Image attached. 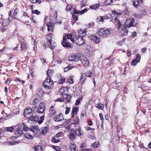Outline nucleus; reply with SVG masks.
<instances>
[{"label":"nucleus","instance_id":"nucleus-1","mask_svg":"<svg viewBox=\"0 0 151 151\" xmlns=\"http://www.w3.org/2000/svg\"><path fill=\"white\" fill-rule=\"evenodd\" d=\"M122 14L121 10H117V11H112L111 17L112 18V19H114L115 20V24L118 26V28L119 29L122 36H126L128 33V30L125 26L122 24L121 22L117 17V16L121 15Z\"/></svg>","mask_w":151,"mask_h":151},{"label":"nucleus","instance_id":"nucleus-2","mask_svg":"<svg viewBox=\"0 0 151 151\" xmlns=\"http://www.w3.org/2000/svg\"><path fill=\"white\" fill-rule=\"evenodd\" d=\"M72 35L71 34H65V36L63 37V41L61 42V44L63 47H66L68 48L73 47L72 44L70 43L67 40L70 39L73 43H74L75 40L72 37Z\"/></svg>","mask_w":151,"mask_h":151},{"label":"nucleus","instance_id":"nucleus-3","mask_svg":"<svg viewBox=\"0 0 151 151\" xmlns=\"http://www.w3.org/2000/svg\"><path fill=\"white\" fill-rule=\"evenodd\" d=\"M7 131L13 132L14 130L15 134L17 136H19L22 134V125L21 124L16 125L15 126L7 127L6 128Z\"/></svg>","mask_w":151,"mask_h":151},{"label":"nucleus","instance_id":"nucleus-4","mask_svg":"<svg viewBox=\"0 0 151 151\" xmlns=\"http://www.w3.org/2000/svg\"><path fill=\"white\" fill-rule=\"evenodd\" d=\"M43 85L45 88L48 90L52 88L54 86V83L51 79L47 78L43 83Z\"/></svg>","mask_w":151,"mask_h":151},{"label":"nucleus","instance_id":"nucleus-5","mask_svg":"<svg viewBox=\"0 0 151 151\" xmlns=\"http://www.w3.org/2000/svg\"><path fill=\"white\" fill-rule=\"evenodd\" d=\"M136 24V21L133 18L127 19L125 22V24L127 27L135 26Z\"/></svg>","mask_w":151,"mask_h":151},{"label":"nucleus","instance_id":"nucleus-6","mask_svg":"<svg viewBox=\"0 0 151 151\" xmlns=\"http://www.w3.org/2000/svg\"><path fill=\"white\" fill-rule=\"evenodd\" d=\"M74 39L75 40L74 43L78 45H83L84 43V40L83 38L78 35L75 36L74 37Z\"/></svg>","mask_w":151,"mask_h":151},{"label":"nucleus","instance_id":"nucleus-7","mask_svg":"<svg viewBox=\"0 0 151 151\" xmlns=\"http://www.w3.org/2000/svg\"><path fill=\"white\" fill-rule=\"evenodd\" d=\"M110 32L108 29H101L99 31L98 33L100 36L103 37H106L110 34Z\"/></svg>","mask_w":151,"mask_h":151},{"label":"nucleus","instance_id":"nucleus-8","mask_svg":"<svg viewBox=\"0 0 151 151\" xmlns=\"http://www.w3.org/2000/svg\"><path fill=\"white\" fill-rule=\"evenodd\" d=\"M46 104L43 102H40L37 108V112L39 114H42L45 112Z\"/></svg>","mask_w":151,"mask_h":151},{"label":"nucleus","instance_id":"nucleus-9","mask_svg":"<svg viewBox=\"0 0 151 151\" xmlns=\"http://www.w3.org/2000/svg\"><path fill=\"white\" fill-rule=\"evenodd\" d=\"M27 119H28V122L29 123L31 124H35L38 122L39 117L37 116L33 115V114L32 116H30Z\"/></svg>","mask_w":151,"mask_h":151},{"label":"nucleus","instance_id":"nucleus-10","mask_svg":"<svg viewBox=\"0 0 151 151\" xmlns=\"http://www.w3.org/2000/svg\"><path fill=\"white\" fill-rule=\"evenodd\" d=\"M33 114L32 110L31 108L29 107H27L25 110L24 113V117L27 118L30 116H32Z\"/></svg>","mask_w":151,"mask_h":151},{"label":"nucleus","instance_id":"nucleus-11","mask_svg":"<svg viewBox=\"0 0 151 151\" xmlns=\"http://www.w3.org/2000/svg\"><path fill=\"white\" fill-rule=\"evenodd\" d=\"M80 59L84 67L86 68L89 65V62L87 58L85 56H82L79 58Z\"/></svg>","mask_w":151,"mask_h":151},{"label":"nucleus","instance_id":"nucleus-12","mask_svg":"<svg viewBox=\"0 0 151 151\" xmlns=\"http://www.w3.org/2000/svg\"><path fill=\"white\" fill-rule=\"evenodd\" d=\"M69 60L70 61H78L79 60V58L76 55L71 54L69 55Z\"/></svg>","mask_w":151,"mask_h":151},{"label":"nucleus","instance_id":"nucleus-13","mask_svg":"<svg viewBox=\"0 0 151 151\" xmlns=\"http://www.w3.org/2000/svg\"><path fill=\"white\" fill-rule=\"evenodd\" d=\"M64 119L63 115L61 114L60 113L58 115L54 118V120L56 122H60L61 121Z\"/></svg>","mask_w":151,"mask_h":151},{"label":"nucleus","instance_id":"nucleus-14","mask_svg":"<svg viewBox=\"0 0 151 151\" xmlns=\"http://www.w3.org/2000/svg\"><path fill=\"white\" fill-rule=\"evenodd\" d=\"M90 40L96 43L99 42L100 40L99 37L94 35H91L90 36Z\"/></svg>","mask_w":151,"mask_h":151},{"label":"nucleus","instance_id":"nucleus-15","mask_svg":"<svg viewBox=\"0 0 151 151\" xmlns=\"http://www.w3.org/2000/svg\"><path fill=\"white\" fill-rule=\"evenodd\" d=\"M73 141H70V145L69 148L71 151H77L78 149L76 148L75 145L73 143Z\"/></svg>","mask_w":151,"mask_h":151},{"label":"nucleus","instance_id":"nucleus-16","mask_svg":"<svg viewBox=\"0 0 151 151\" xmlns=\"http://www.w3.org/2000/svg\"><path fill=\"white\" fill-rule=\"evenodd\" d=\"M86 32H85L84 29L80 30L78 32V35L83 37H83L86 36Z\"/></svg>","mask_w":151,"mask_h":151},{"label":"nucleus","instance_id":"nucleus-17","mask_svg":"<svg viewBox=\"0 0 151 151\" xmlns=\"http://www.w3.org/2000/svg\"><path fill=\"white\" fill-rule=\"evenodd\" d=\"M55 14H54L53 16H51L50 17V19L51 20V21L57 23V12L55 11Z\"/></svg>","mask_w":151,"mask_h":151},{"label":"nucleus","instance_id":"nucleus-18","mask_svg":"<svg viewBox=\"0 0 151 151\" xmlns=\"http://www.w3.org/2000/svg\"><path fill=\"white\" fill-rule=\"evenodd\" d=\"M29 129L32 132L35 133H37L38 132V128L37 126L34 125L29 127Z\"/></svg>","mask_w":151,"mask_h":151},{"label":"nucleus","instance_id":"nucleus-19","mask_svg":"<svg viewBox=\"0 0 151 151\" xmlns=\"http://www.w3.org/2000/svg\"><path fill=\"white\" fill-rule=\"evenodd\" d=\"M49 112L51 116H53L56 113V112L54 109V106H51Z\"/></svg>","mask_w":151,"mask_h":151},{"label":"nucleus","instance_id":"nucleus-20","mask_svg":"<svg viewBox=\"0 0 151 151\" xmlns=\"http://www.w3.org/2000/svg\"><path fill=\"white\" fill-rule=\"evenodd\" d=\"M142 0H135L133 1V5L135 7L137 8L140 3H142Z\"/></svg>","mask_w":151,"mask_h":151},{"label":"nucleus","instance_id":"nucleus-21","mask_svg":"<svg viewBox=\"0 0 151 151\" xmlns=\"http://www.w3.org/2000/svg\"><path fill=\"white\" fill-rule=\"evenodd\" d=\"M53 35L52 33H49L47 36V44L48 45H50V42L52 40V35Z\"/></svg>","mask_w":151,"mask_h":151},{"label":"nucleus","instance_id":"nucleus-22","mask_svg":"<svg viewBox=\"0 0 151 151\" xmlns=\"http://www.w3.org/2000/svg\"><path fill=\"white\" fill-rule=\"evenodd\" d=\"M48 128L46 127H43L41 128V131H40V133L43 135L45 134L48 130Z\"/></svg>","mask_w":151,"mask_h":151},{"label":"nucleus","instance_id":"nucleus-23","mask_svg":"<svg viewBox=\"0 0 151 151\" xmlns=\"http://www.w3.org/2000/svg\"><path fill=\"white\" fill-rule=\"evenodd\" d=\"M75 134L78 136L82 135L83 133V132L81 130L80 128H78L75 130Z\"/></svg>","mask_w":151,"mask_h":151},{"label":"nucleus","instance_id":"nucleus-24","mask_svg":"<svg viewBox=\"0 0 151 151\" xmlns=\"http://www.w3.org/2000/svg\"><path fill=\"white\" fill-rule=\"evenodd\" d=\"M40 98L39 95L37 94L36 95L34 98L33 102L35 104L37 103L40 101Z\"/></svg>","mask_w":151,"mask_h":151},{"label":"nucleus","instance_id":"nucleus-25","mask_svg":"<svg viewBox=\"0 0 151 151\" xmlns=\"http://www.w3.org/2000/svg\"><path fill=\"white\" fill-rule=\"evenodd\" d=\"M50 43V45L49 46L47 44V46L52 50L54 49L56 46V43L53 42H52V41H51Z\"/></svg>","mask_w":151,"mask_h":151},{"label":"nucleus","instance_id":"nucleus-26","mask_svg":"<svg viewBox=\"0 0 151 151\" xmlns=\"http://www.w3.org/2000/svg\"><path fill=\"white\" fill-rule=\"evenodd\" d=\"M99 6V4H93L90 6V8L92 9L96 10Z\"/></svg>","mask_w":151,"mask_h":151},{"label":"nucleus","instance_id":"nucleus-27","mask_svg":"<svg viewBox=\"0 0 151 151\" xmlns=\"http://www.w3.org/2000/svg\"><path fill=\"white\" fill-rule=\"evenodd\" d=\"M25 137L28 139H32L33 137L32 135H31L29 132H26L24 134Z\"/></svg>","mask_w":151,"mask_h":151},{"label":"nucleus","instance_id":"nucleus-28","mask_svg":"<svg viewBox=\"0 0 151 151\" xmlns=\"http://www.w3.org/2000/svg\"><path fill=\"white\" fill-rule=\"evenodd\" d=\"M76 127V126L74 125V124L73 123H72L68 125V126H66L65 127V128L68 130L69 129H73V127Z\"/></svg>","mask_w":151,"mask_h":151},{"label":"nucleus","instance_id":"nucleus-29","mask_svg":"<svg viewBox=\"0 0 151 151\" xmlns=\"http://www.w3.org/2000/svg\"><path fill=\"white\" fill-rule=\"evenodd\" d=\"M28 47V45L26 43H22L21 46V51L26 49Z\"/></svg>","mask_w":151,"mask_h":151},{"label":"nucleus","instance_id":"nucleus-30","mask_svg":"<svg viewBox=\"0 0 151 151\" xmlns=\"http://www.w3.org/2000/svg\"><path fill=\"white\" fill-rule=\"evenodd\" d=\"M86 76L84 74L82 75L81 78H80V82L81 83H83L86 79Z\"/></svg>","mask_w":151,"mask_h":151},{"label":"nucleus","instance_id":"nucleus-31","mask_svg":"<svg viewBox=\"0 0 151 151\" xmlns=\"http://www.w3.org/2000/svg\"><path fill=\"white\" fill-rule=\"evenodd\" d=\"M78 109L77 107H75L74 106L73 108L72 113L75 114V115L78 112Z\"/></svg>","mask_w":151,"mask_h":151},{"label":"nucleus","instance_id":"nucleus-32","mask_svg":"<svg viewBox=\"0 0 151 151\" xmlns=\"http://www.w3.org/2000/svg\"><path fill=\"white\" fill-rule=\"evenodd\" d=\"M69 137L71 140V141H72L75 139L76 135L74 133H71L69 134Z\"/></svg>","mask_w":151,"mask_h":151},{"label":"nucleus","instance_id":"nucleus-33","mask_svg":"<svg viewBox=\"0 0 151 151\" xmlns=\"http://www.w3.org/2000/svg\"><path fill=\"white\" fill-rule=\"evenodd\" d=\"M99 145V142H96L93 143L91 145L92 147L94 148H97Z\"/></svg>","mask_w":151,"mask_h":151},{"label":"nucleus","instance_id":"nucleus-34","mask_svg":"<svg viewBox=\"0 0 151 151\" xmlns=\"http://www.w3.org/2000/svg\"><path fill=\"white\" fill-rule=\"evenodd\" d=\"M65 80V78L64 77H61L59 80V83L60 84L63 83Z\"/></svg>","mask_w":151,"mask_h":151},{"label":"nucleus","instance_id":"nucleus-35","mask_svg":"<svg viewBox=\"0 0 151 151\" xmlns=\"http://www.w3.org/2000/svg\"><path fill=\"white\" fill-rule=\"evenodd\" d=\"M67 82L69 83L70 84L73 83V78L71 76L69 77L67 81Z\"/></svg>","mask_w":151,"mask_h":151},{"label":"nucleus","instance_id":"nucleus-36","mask_svg":"<svg viewBox=\"0 0 151 151\" xmlns=\"http://www.w3.org/2000/svg\"><path fill=\"white\" fill-rule=\"evenodd\" d=\"M72 19L73 21H74V22H76L78 20V17L75 14H73Z\"/></svg>","mask_w":151,"mask_h":151},{"label":"nucleus","instance_id":"nucleus-37","mask_svg":"<svg viewBox=\"0 0 151 151\" xmlns=\"http://www.w3.org/2000/svg\"><path fill=\"white\" fill-rule=\"evenodd\" d=\"M73 66L71 65H69L68 67L65 68L64 69V71L67 72L68 70L71 69L73 68Z\"/></svg>","mask_w":151,"mask_h":151},{"label":"nucleus","instance_id":"nucleus-38","mask_svg":"<svg viewBox=\"0 0 151 151\" xmlns=\"http://www.w3.org/2000/svg\"><path fill=\"white\" fill-rule=\"evenodd\" d=\"M82 99V97L81 96H79L78 99L76 100V103L75 104L76 105H79L80 103V100Z\"/></svg>","mask_w":151,"mask_h":151},{"label":"nucleus","instance_id":"nucleus-39","mask_svg":"<svg viewBox=\"0 0 151 151\" xmlns=\"http://www.w3.org/2000/svg\"><path fill=\"white\" fill-rule=\"evenodd\" d=\"M52 141V142L55 143H58L60 141V140L58 139V138L53 137Z\"/></svg>","mask_w":151,"mask_h":151},{"label":"nucleus","instance_id":"nucleus-40","mask_svg":"<svg viewBox=\"0 0 151 151\" xmlns=\"http://www.w3.org/2000/svg\"><path fill=\"white\" fill-rule=\"evenodd\" d=\"M72 7H73L72 6L71 4H70L68 5L67 6L66 10L67 11H69L70 12H71V9L72 8Z\"/></svg>","mask_w":151,"mask_h":151},{"label":"nucleus","instance_id":"nucleus-41","mask_svg":"<svg viewBox=\"0 0 151 151\" xmlns=\"http://www.w3.org/2000/svg\"><path fill=\"white\" fill-rule=\"evenodd\" d=\"M45 118V116L44 115L41 116L40 118V120L38 121V123L40 124H41L43 122Z\"/></svg>","mask_w":151,"mask_h":151},{"label":"nucleus","instance_id":"nucleus-42","mask_svg":"<svg viewBox=\"0 0 151 151\" xmlns=\"http://www.w3.org/2000/svg\"><path fill=\"white\" fill-rule=\"evenodd\" d=\"M22 125L23 127V129H22V131L24 130V131H26L28 129V127L26 125L23 123ZM23 133V132L22 131V133Z\"/></svg>","mask_w":151,"mask_h":151},{"label":"nucleus","instance_id":"nucleus-43","mask_svg":"<svg viewBox=\"0 0 151 151\" xmlns=\"http://www.w3.org/2000/svg\"><path fill=\"white\" fill-rule=\"evenodd\" d=\"M140 56L139 54H138L136 56V59H134V60H136L137 61V62L139 63L140 62Z\"/></svg>","mask_w":151,"mask_h":151},{"label":"nucleus","instance_id":"nucleus-44","mask_svg":"<svg viewBox=\"0 0 151 151\" xmlns=\"http://www.w3.org/2000/svg\"><path fill=\"white\" fill-rule=\"evenodd\" d=\"M97 107L99 109H102L104 108V105L102 104H99L97 105Z\"/></svg>","mask_w":151,"mask_h":151},{"label":"nucleus","instance_id":"nucleus-45","mask_svg":"<svg viewBox=\"0 0 151 151\" xmlns=\"http://www.w3.org/2000/svg\"><path fill=\"white\" fill-rule=\"evenodd\" d=\"M86 3V2L85 1V0H82L81 1V7H83L85 6Z\"/></svg>","mask_w":151,"mask_h":151},{"label":"nucleus","instance_id":"nucleus-46","mask_svg":"<svg viewBox=\"0 0 151 151\" xmlns=\"http://www.w3.org/2000/svg\"><path fill=\"white\" fill-rule=\"evenodd\" d=\"M2 24L4 26H5L7 25L8 24V22L7 20L5 19L2 22Z\"/></svg>","mask_w":151,"mask_h":151},{"label":"nucleus","instance_id":"nucleus-47","mask_svg":"<svg viewBox=\"0 0 151 151\" xmlns=\"http://www.w3.org/2000/svg\"><path fill=\"white\" fill-rule=\"evenodd\" d=\"M92 75V73L91 71H88L87 72L86 75L87 77H91Z\"/></svg>","mask_w":151,"mask_h":151},{"label":"nucleus","instance_id":"nucleus-48","mask_svg":"<svg viewBox=\"0 0 151 151\" xmlns=\"http://www.w3.org/2000/svg\"><path fill=\"white\" fill-rule=\"evenodd\" d=\"M137 63H138V62L136 60L134 59L132 61L131 64L132 65H135Z\"/></svg>","mask_w":151,"mask_h":151},{"label":"nucleus","instance_id":"nucleus-49","mask_svg":"<svg viewBox=\"0 0 151 151\" xmlns=\"http://www.w3.org/2000/svg\"><path fill=\"white\" fill-rule=\"evenodd\" d=\"M70 110V109L69 107H66V110L65 111V114H67L69 113Z\"/></svg>","mask_w":151,"mask_h":151},{"label":"nucleus","instance_id":"nucleus-50","mask_svg":"<svg viewBox=\"0 0 151 151\" xmlns=\"http://www.w3.org/2000/svg\"><path fill=\"white\" fill-rule=\"evenodd\" d=\"M79 122V119H78V118H76L73 121L72 123H73L75 125V124H78V123Z\"/></svg>","mask_w":151,"mask_h":151},{"label":"nucleus","instance_id":"nucleus-51","mask_svg":"<svg viewBox=\"0 0 151 151\" xmlns=\"http://www.w3.org/2000/svg\"><path fill=\"white\" fill-rule=\"evenodd\" d=\"M87 11V10L86 9H84L80 11V13L81 14H83Z\"/></svg>","mask_w":151,"mask_h":151},{"label":"nucleus","instance_id":"nucleus-52","mask_svg":"<svg viewBox=\"0 0 151 151\" xmlns=\"http://www.w3.org/2000/svg\"><path fill=\"white\" fill-rule=\"evenodd\" d=\"M41 44L42 45L45 47L46 48V45L45 41L44 40H42L41 42Z\"/></svg>","mask_w":151,"mask_h":151},{"label":"nucleus","instance_id":"nucleus-53","mask_svg":"<svg viewBox=\"0 0 151 151\" xmlns=\"http://www.w3.org/2000/svg\"><path fill=\"white\" fill-rule=\"evenodd\" d=\"M145 72L146 73H149L150 70V68H145V69L144 70Z\"/></svg>","mask_w":151,"mask_h":151},{"label":"nucleus","instance_id":"nucleus-54","mask_svg":"<svg viewBox=\"0 0 151 151\" xmlns=\"http://www.w3.org/2000/svg\"><path fill=\"white\" fill-rule=\"evenodd\" d=\"M52 147L55 150H56L57 151H59V150H60L59 148H58V147H57L54 145H52Z\"/></svg>","mask_w":151,"mask_h":151},{"label":"nucleus","instance_id":"nucleus-55","mask_svg":"<svg viewBox=\"0 0 151 151\" xmlns=\"http://www.w3.org/2000/svg\"><path fill=\"white\" fill-rule=\"evenodd\" d=\"M53 26H47L48 31H53Z\"/></svg>","mask_w":151,"mask_h":151},{"label":"nucleus","instance_id":"nucleus-56","mask_svg":"<svg viewBox=\"0 0 151 151\" xmlns=\"http://www.w3.org/2000/svg\"><path fill=\"white\" fill-rule=\"evenodd\" d=\"M97 22H102L103 20L101 17H98L96 20Z\"/></svg>","mask_w":151,"mask_h":151},{"label":"nucleus","instance_id":"nucleus-57","mask_svg":"<svg viewBox=\"0 0 151 151\" xmlns=\"http://www.w3.org/2000/svg\"><path fill=\"white\" fill-rule=\"evenodd\" d=\"M47 26H53L54 24L51 22H49L47 23Z\"/></svg>","mask_w":151,"mask_h":151},{"label":"nucleus","instance_id":"nucleus-58","mask_svg":"<svg viewBox=\"0 0 151 151\" xmlns=\"http://www.w3.org/2000/svg\"><path fill=\"white\" fill-rule=\"evenodd\" d=\"M33 12L37 15H39L40 13V12L39 11L37 10H35Z\"/></svg>","mask_w":151,"mask_h":151},{"label":"nucleus","instance_id":"nucleus-59","mask_svg":"<svg viewBox=\"0 0 151 151\" xmlns=\"http://www.w3.org/2000/svg\"><path fill=\"white\" fill-rule=\"evenodd\" d=\"M136 35H137V33H136V32H134L132 33V34L131 36L132 37H134L136 36Z\"/></svg>","mask_w":151,"mask_h":151},{"label":"nucleus","instance_id":"nucleus-60","mask_svg":"<svg viewBox=\"0 0 151 151\" xmlns=\"http://www.w3.org/2000/svg\"><path fill=\"white\" fill-rule=\"evenodd\" d=\"M103 21H104V19H108V17L107 16H104L102 17H101Z\"/></svg>","mask_w":151,"mask_h":151},{"label":"nucleus","instance_id":"nucleus-61","mask_svg":"<svg viewBox=\"0 0 151 151\" xmlns=\"http://www.w3.org/2000/svg\"><path fill=\"white\" fill-rule=\"evenodd\" d=\"M141 13L142 14L145 15L146 14L147 12L145 9H142V10Z\"/></svg>","mask_w":151,"mask_h":151},{"label":"nucleus","instance_id":"nucleus-62","mask_svg":"<svg viewBox=\"0 0 151 151\" xmlns=\"http://www.w3.org/2000/svg\"><path fill=\"white\" fill-rule=\"evenodd\" d=\"M62 134V132H59L56 135V137L58 138L60 136V135Z\"/></svg>","mask_w":151,"mask_h":151},{"label":"nucleus","instance_id":"nucleus-63","mask_svg":"<svg viewBox=\"0 0 151 151\" xmlns=\"http://www.w3.org/2000/svg\"><path fill=\"white\" fill-rule=\"evenodd\" d=\"M79 13H80V12H79L76 9H74V12L73 14H76Z\"/></svg>","mask_w":151,"mask_h":151},{"label":"nucleus","instance_id":"nucleus-64","mask_svg":"<svg viewBox=\"0 0 151 151\" xmlns=\"http://www.w3.org/2000/svg\"><path fill=\"white\" fill-rule=\"evenodd\" d=\"M82 151H92V150L91 149H83V150Z\"/></svg>","mask_w":151,"mask_h":151}]
</instances>
